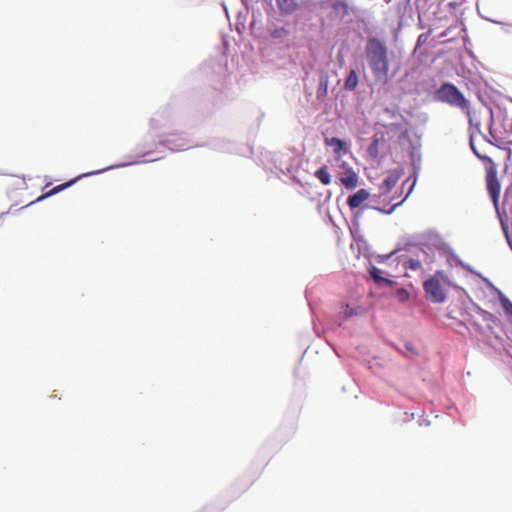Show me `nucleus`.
Wrapping results in <instances>:
<instances>
[{
    "instance_id": "f257e3e1",
    "label": "nucleus",
    "mask_w": 512,
    "mask_h": 512,
    "mask_svg": "<svg viewBox=\"0 0 512 512\" xmlns=\"http://www.w3.org/2000/svg\"><path fill=\"white\" fill-rule=\"evenodd\" d=\"M366 59L377 83L386 85L391 76L389 75V57L386 44L377 37H371L366 44Z\"/></svg>"
},
{
    "instance_id": "f03ea898",
    "label": "nucleus",
    "mask_w": 512,
    "mask_h": 512,
    "mask_svg": "<svg viewBox=\"0 0 512 512\" xmlns=\"http://www.w3.org/2000/svg\"><path fill=\"white\" fill-rule=\"evenodd\" d=\"M447 249L457 265L461 266L468 272L479 277L488 288L492 289L497 294L500 304L507 316L508 322L512 325V301L500 289L495 287L494 284L487 277L483 276L480 272L476 271L470 264L462 261L461 258L454 252V250L450 246H448Z\"/></svg>"
},
{
    "instance_id": "7ed1b4c3",
    "label": "nucleus",
    "mask_w": 512,
    "mask_h": 512,
    "mask_svg": "<svg viewBox=\"0 0 512 512\" xmlns=\"http://www.w3.org/2000/svg\"><path fill=\"white\" fill-rule=\"evenodd\" d=\"M433 98L437 102L446 103L462 110H468L470 107L469 101L466 99L465 95L457 86L450 82H444L440 88L435 91Z\"/></svg>"
},
{
    "instance_id": "20e7f679",
    "label": "nucleus",
    "mask_w": 512,
    "mask_h": 512,
    "mask_svg": "<svg viewBox=\"0 0 512 512\" xmlns=\"http://www.w3.org/2000/svg\"><path fill=\"white\" fill-rule=\"evenodd\" d=\"M151 160H144V161H129V162H123V163H118V164H113V165H110V166H107L105 168H102V169H99V170H94V171H90V172H86V173H82L80 175H78L77 177L65 182V183H62V184H59V185H56L55 187H53L52 189H50L48 192H46L45 194L41 195L40 197H38V199L36 201H41L45 198H48V197H51L69 187H71L72 185H74L75 183H77L80 179L82 178H86V177H90V176H94V175H99V174H102L106 171H110V170H114V169H118V168H123V167H128V166H132V165H136V164H140V163H145V162H150ZM152 161H155V159H153Z\"/></svg>"
},
{
    "instance_id": "39448f33",
    "label": "nucleus",
    "mask_w": 512,
    "mask_h": 512,
    "mask_svg": "<svg viewBox=\"0 0 512 512\" xmlns=\"http://www.w3.org/2000/svg\"><path fill=\"white\" fill-rule=\"evenodd\" d=\"M441 281L448 282L449 280L442 270H438L424 282L425 293L433 303L441 304L446 300V294L441 288Z\"/></svg>"
},
{
    "instance_id": "423d86ee",
    "label": "nucleus",
    "mask_w": 512,
    "mask_h": 512,
    "mask_svg": "<svg viewBox=\"0 0 512 512\" xmlns=\"http://www.w3.org/2000/svg\"><path fill=\"white\" fill-rule=\"evenodd\" d=\"M331 8L337 18L342 21H351V16H358L360 8L354 0H330Z\"/></svg>"
},
{
    "instance_id": "0eeeda50",
    "label": "nucleus",
    "mask_w": 512,
    "mask_h": 512,
    "mask_svg": "<svg viewBox=\"0 0 512 512\" xmlns=\"http://www.w3.org/2000/svg\"><path fill=\"white\" fill-rule=\"evenodd\" d=\"M486 182H487V190L493 202V205L496 209L497 214H499V199L501 193V184L498 179L497 169L495 166H492L487 169L486 173Z\"/></svg>"
},
{
    "instance_id": "6e6552de",
    "label": "nucleus",
    "mask_w": 512,
    "mask_h": 512,
    "mask_svg": "<svg viewBox=\"0 0 512 512\" xmlns=\"http://www.w3.org/2000/svg\"><path fill=\"white\" fill-rule=\"evenodd\" d=\"M419 170H420V165L418 166H414V180H413V183L412 185L410 186L407 194L405 195V197L398 203L394 204L390 209L388 210H385V209H382L380 207H371L372 209L384 214V215H391L398 207H400L407 199L408 197L411 195V193L413 192L415 186H416V183H417V179H418V174H419Z\"/></svg>"
},
{
    "instance_id": "1a4fd4ad",
    "label": "nucleus",
    "mask_w": 512,
    "mask_h": 512,
    "mask_svg": "<svg viewBox=\"0 0 512 512\" xmlns=\"http://www.w3.org/2000/svg\"><path fill=\"white\" fill-rule=\"evenodd\" d=\"M370 196V193L368 190L362 188L359 189L354 194L350 195L347 199V204L351 210H355L361 206V204L368 199Z\"/></svg>"
},
{
    "instance_id": "9d476101",
    "label": "nucleus",
    "mask_w": 512,
    "mask_h": 512,
    "mask_svg": "<svg viewBox=\"0 0 512 512\" xmlns=\"http://www.w3.org/2000/svg\"><path fill=\"white\" fill-rule=\"evenodd\" d=\"M369 275L378 286L384 287L393 285V280L382 276V270L374 265L370 266Z\"/></svg>"
},
{
    "instance_id": "9b49d317",
    "label": "nucleus",
    "mask_w": 512,
    "mask_h": 512,
    "mask_svg": "<svg viewBox=\"0 0 512 512\" xmlns=\"http://www.w3.org/2000/svg\"><path fill=\"white\" fill-rule=\"evenodd\" d=\"M476 313L482 317L483 321L487 323V328L492 331L493 326H498L501 324L500 319L494 315L493 313H490L489 311L477 306L476 307Z\"/></svg>"
},
{
    "instance_id": "f8f14e48",
    "label": "nucleus",
    "mask_w": 512,
    "mask_h": 512,
    "mask_svg": "<svg viewBox=\"0 0 512 512\" xmlns=\"http://www.w3.org/2000/svg\"><path fill=\"white\" fill-rule=\"evenodd\" d=\"M403 174V168H396L389 171L387 177L384 180V185L386 186V191L384 193H389L393 187L397 184L399 179Z\"/></svg>"
},
{
    "instance_id": "ddd939ff",
    "label": "nucleus",
    "mask_w": 512,
    "mask_h": 512,
    "mask_svg": "<svg viewBox=\"0 0 512 512\" xmlns=\"http://www.w3.org/2000/svg\"><path fill=\"white\" fill-rule=\"evenodd\" d=\"M329 87V75L326 72H321L319 77V86L316 92V97L318 100H324L328 94Z\"/></svg>"
},
{
    "instance_id": "4468645a",
    "label": "nucleus",
    "mask_w": 512,
    "mask_h": 512,
    "mask_svg": "<svg viewBox=\"0 0 512 512\" xmlns=\"http://www.w3.org/2000/svg\"><path fill=\"white\" fill-rule=\"evenodd\" d=\"M341 182L347 189H354L358 184V175L350 167L345 171V176L341 178Z\"/></svg>"
},
{
    "instance_id": "2eb2a0df",
    "label": "nucleus",
    "mask_w": 512,
    "mask_h": 512,
    "mask_svg": "<svg viewBox=\"0 0 512 512\" xmlns=\"http://www.w3.org/2000/svg\"><path fill=\"white\" fill-rule=\"evenodd\" d=\"M165 145L172 151H184L188 149L190 146L183 138H177V139H167L165 141Z\"/></svg>"
},
{
    "instance_id": "dca6fc26",
    "label": "nucleus",
    "mask_w": 512,
    "mask_h": 512,
    "mask_svg": "<svg viewBox=\"0 0 512 512\" xmlns=\"http://www.w3.org/2000/svg\"><path fill=\"white\" fill-rule=\"evenodd\" d=\"M280 11L284 14H291L297 9L296 0H276Z\"/></svg>"
},
{
    "instance_id": "f3484780",
    "label": "nucleus",
    "mask_w": 512,
    "mask_h": 512,
    "mask_svg": "<svg viewBox=\"0 0 512 512\" xmlns=\"http://www.w3.org/2000/svg\"><path fill=\"white\" fill-rule=\"evenodd\" d=\"M326 144L334 147V152L336 154H341L346 147V142L338 137L327 138Z\"/></svg>"
},
{
    "instance_id": "a211bd4d",
    "label": "nucleus",
    "mask_w": 512,
    "mask_h": 512,
    "mask_svg": "<svg viewBox=\"0 0 512 512\" xmlns=\"http://www.w3.org/2000/svg\"><path fill=\"white\" fill-rule=\"evenodd\" d=\"M315 176L323 185H329L332 181L331 175L326 166H322L319 169H317L315 172Z\"/></svg>"
},
{
    "instance_id": "6ab92c4d",
    "label": "nucleus",
    "mask_w": 512,
    "mask_h": 512,
    "mask_svg": "<svg viewBox=\"0 0 512 512\" xmlns=\"http://www.w3.org/2000/svg\"><path fill=\"white\" fill-rule=\"evenodd\" d=\"M347 90H354L358 86V75L355 70H351L344 84Z\"/></svg>"
},
{
    "instance_id": "aec40b11",
    "label": "nucleus",
    "mask_w": 512,
    "mask_h": 512,
    "mask_svg": "<svg viewBox=\"0 0 512 512\" xmlns=\"http://www.w3.org/2000/svg\"><path fill=\"white\" fill-rule=\"evenodd\" d=\"M491 145H494L496 147H498L499 149L503 150L506 152V159L509 161L511 160V157H512V141H508L505 143V145L501 146L499 144H496V143H493L492 141L490 140H487Z\"/></svg>"
},
{
    "instance_id": "412c9836",
    "label": "nucleus",
    "mask_w": 512,
    "mask_h": 512,
    "mask_svg": "<svg viewBox=\"0 0 512 512\" xmlns=\"http://www.w3.org/2000/svg\"><path fill=\"white\" fill-rule=\"evenodd\" d=\"M469 145H470V148L473 152V154L481 161H489L491 163H493L492 159L489 157V156H486V155H482L478 152V150L476 149V146L474 144V140H473V137L471 136L470 138V141H469Z\"/></svg>"
},
{
    "instance_id": "4be33fe9",
    "label": "nucleus",
    "mask_w": 512,
    "mask_h": 512,
    "mask_svg": "<svg viewBox=\"0 0 512 512\" xmlns=\"http://www.w3.org/2000/svg\"><path fill=\"white\" fill-rule=\"evenodd\" d=\"M403 265L411 270H418L421 267V262L418 259L410 258L406 260Z\"/></svg>"
},
{
    "instance_id": "5701e85b",
    "label": "nucleus",
    "mask_w": 512,
    "mask_h": 512,
    "mask_svg": "<svg viewBox=\"0 0 512 512\" xmlns=\"http://www.w3.org/2000/svg\"><path fill=\"white\" fill-rule=\"evenodd\" d=\"M288 33H289V32H288L285 28H283V27H281V28H276V29L274 28V29L271 31V36H272V38H274V39H275V38H281V37H284V36L288 35Z\"/></svg>"
},
{
    "instance_id": "b1692460",
    "label": "nucleus",
    "mask_w": 512,
    "mask_h": 512,
    "mask_svg": "<svg viewBox=\"0 0 512 512\" xmlns=\"http://www.w3.org/2000/svg\"><path fill=\"white\" fill-rule=\"evenodd\" d=\"M359 314H360V311L358 309H354V308H351L349 305H346L345 311H344L345 318H350V317H353V316H356Z\"/></svg>"
},
{
    "instance_id": "393cba45",
    "label": "nucleus",
    "mask_w": 512,
    "mask_h": 512,
    "mask_svg": "<svg viewBox=\"0 0 512 512\" xmlns=\"http://www.w3.org/2000/svg\"><path fill=\"white\" fill-rule=\"evenodd\" d=\"M401 250V248H396L395 250L391 251L390 253L386 254V255H379L378 256V260L380 262H384V261H387L388 259H390L392 256H394L395 254H397L399 251Z\"/></svg>"
},
{
    "instance_id": "a878e982",
    "label": "nucleus",
    "mask_w": 512,
    "mask_h": 512,
    "mask_svg": "<svg viewBox=\"0 0 512 512\" xmlns=\"http://www.w3.org/2000/svg\"><path fill=\"white\" fill-rule=\"evenodd\" d=\"M397 295L401 301H406L409 298V293L406 289L400 288L397 291Z\"/></svg>"
},
{
    "instance_id": "bb28decb",
    "label": "nucleus",
    "mask_w": 512,
    "mask_h": 512,
    "mask_svg": "<svg viewBox=\"0 0 512 512\" xmlns=\"http://www.w3.org/2000/svg\"><path fill=\"white\" fill-rule=\"evenodd\" d=\"M489 21L493 22V23H496V24H499L501 26L504 27V31L506 33H510V28H512V24H507V23H504V22H500V21H496V20H493V19H489Z\"/></svg>"
},
{
    "instance_id": "cd10ccee",
    "label": "nucleus",
    "mask_w": 512,
    "mask_h": 512,
    "mask_svg": "<svg viewBox=\"0 0 512 512\" xmlns=\"http://www.w3.org/2000/svg\"><path fill=\"white\" fill-rule=\"evenodd\" d=\"M378 142H379V140H378V139H375V140L371 143V145L369 146V153H370L371 155H373L374 153H376V152H377Z\"/></svg>"
},
{
    "instance_id": "c85d7f7f",
    "label": "nucleus",
    "mask_w": 512,
    "mask_h": 512,
    "mask_svg": "<svg viewBox=\"0 0 512 512\" xmlns=\"http://www.w3.org/2000/svg\"><path fill=\"white\" fill-rule=\"evenodd\" d=\"M405 348L412 355H416L417 354V352L415 350V347H414V345L411 342H406L405 343Z\"/></svg>"
},
{
    "instance_id": "c756f323",
    "label": "nucleus",
    "mask_w": 512,
    "mask_h": 512,
    "mask_svg": "<svg viewBox=\"0 0 512 512\" xmlns=\"http://www.w3.org/2000/svg\"><path fill=\"white\" fill-rule=\"evenodd\" d=\"M498 215H500V213ZM499 217H501V216H499ZM500 225H501V229H502L503 233L509 232V226H508L507 222L502 218H500Z\"/></svg>"
},
{
    "instance_id": "7c9ffc66",
    "label": "nucleus",
    "mask_w": 512,
    "mask_h": 512,
    "mask_svg": "<svg viewBox=\"0 0 512 512\" xmlns=\"http://www.w3.org/2000/svg\"><path fill=\"white\" fill-rule=\"evenodd\" d=\"M419 425L420 426H429L430 425V421L427 418H421L419 420Z\"/></svg>"
},
{
    "instance_id": "2f4dec72",
    "label": "nucleus",
    "mask_w": 512,
    "mask_h": 512,
    "mask_svg": "<svg viewBox=\"0 0 512 512\" xmlns=\"http://www.w3.org/2000/svg\"><path fill=\"white\" fill-rule=\"evenodd\" d=\"M426 41V36L424 34H421L417 39V45L420 46L422 43Z\"/></svg>"
},
{
    "instance_id": "473e14b6",
    "label": "nucleus",
    "mask_w": 512,
    "mask_h": 512,
    "mask_svg": "<svg viewBox=\"0 0 512 512\" xmlns=\"http://www.w3.org/2000/svg\"><path fill=\"white\" fill-rule=\"evenodd\" d=\"M503 234L505 236L506 241L510 242V240L512 239V237L510 235V231L509 232H504Z\"/></svg>"
},
{
    "instance_id": "72a5a7b5",
    "label": "nucleus",
    "mask_w": 512,
    "mask_h": 512,
    "mask_svg": "<svg viewBox=\"0 0 512 512\" xmlns=\"http://www.w3.org/2000/svg\"><path fill=\"white\" fill-rule=\"evenodd\" d=\"M478 330L481 329V326L477 323V322H473L472 323Z\"/></svg>"
},
{
    "instance_id": "f704fd0d",
    "label": "nucleus",
    "mask_w": 512,
    "mask_h": 512,
    "mask_svg": "<svg viewBox=\"0 0 512 512\" xmlns=\"http://www.w3.org/2000/svg\"><path fill=\"white\" fill-rule=\"evenodd\" d=\"M154 121H155L154 119H151V121H150V126H151V128H153V129L155 128V126H154Z\"/></svg>"
},
{
    "instance_id": "c9c22d12",
    "label": "nucleus",
    "mask_w": 512,
    "mask_h": 512,
    "mask_svg": "<svg viewBox=\"0 0 512 512\" xmlns=\"http://www.w3.org/2000/svg\"><path fill=\"white\" fill-rule=\"evenodd\" d=\"M507 194H508V190L505 192V195H504L505 200H507V197H508Z\"/></svg>"
},
{
    "instance_id": "e433bc0d",
    "label": "nucleus",
    "mask_w": 512,
    "mask_h": 512,
    "mask_svg": "<svg viewBox=\"0 0 512 512\" xmlns=\"http://www.w3.org/2000/svg\"><path fill=\"white\" fill-rule=\"evenodd\" d=\"M223 6H224V9H225L226 13L228 14L227 6L225 4Z\"/></svg>"
}]
</instances>
